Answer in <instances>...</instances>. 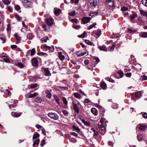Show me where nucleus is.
Returning a JSON list of instances; mask_svg holds the SVG:
<instances>
[{
    "label": "nucleus",
    "instance_id": "obj_42",
    "mask_svg": "<svg viewBox=\"0 0 147 147\" xmlns=\"http://www.w3.org/2000/svg\"><path fill=\"white\" fill-rule=\"evenodd\" d=\"M62 99L64 104L65 105H67V102L66 98L65 97H63Z\"/></svg>",
    "mask_w": 147,
    "mask_h": 147
},
{
    "label": "nucleus",
    "instance_id": "obj_13",
    "mask_svg": "<svg viewBox=\"0 0 147 147\" xmlns=\"http://www.w3.org/2000/svg\"><path fill=\"white\" fill-rule=\"evenodd\" d=\"M40 141L39 139H36L35 141H34L33 145L34 147H37L39 144Z\"/></svg>",
    "mask_w": 147,
    "mask_h": 147
},
{
    "label": "nucleus",
    "instance_id": "obj_56",
    "mask_svg": "<svg viewBox=\"0 0 147 147\" xmlns=\"http://www.w3.org/2000/svg\"><path fill=\"white\" fill-rule=\"evenodd\" d=\"M91 101L88 98H86L84 101V102L86 103H88L90 102Z\"/></svg>",
    "mask_w": 147,
    "mask_h": 147
},
{
    "label": "nucleus",
    "instance_id": "obj_40",
    "mask_svg": "<svg viewBox=\"0 0 147 147\" xmlns=\"http://www.w3.org/2000/svg\"><path fill=\"white\" fill-rule=\"evenodd\" d=\"M14 36L16 40L18 41L20 40V36H19L16 33H15L14 34Z\"/></svg>",
    "mask_w": 147,
    "mask_h": 147
},
{
    "label": "nucleus",
    "instance_id": "obj_58",
    "mask_svg": "<svg viewBox=\"0 0 147 147\" xmlns=\"http://www.w3.org/2000/svg\"><path fill=\"white\" fill-rule=\"evenodd\" d=\"M128 10V8L125 7H123L121 9V10L123 11H126Z\"/></svg>",
    "mask_w": 147,
    "mask_h": 147
},
{
    "label": "nucleus",
    "instance_id": "obj_49",
    "mask_svg": "<svg viewBox=\"0 0 147 147\" xmlns=\"http://www.w3.org/2000/svg\"><path fill=\"white\" fill-rule=\"evenodd\" d=\"M85 41L86 43L88 45H92L93 44L92 42L89 41L88 40H85Z\"/></svg>",
    "mask_w": 147,
    "mask_h": 147
},
{
    "label": "nucleus",
    "instance_id": "obj_34",
    "mask_svg": "<svg viewBox=\"0 0 147 147\" xmlns=\"http://www.w3.org/2000/svg\"><path fill=\"white\" fill-rule=\"evenodd\" d=\"M91 130L94 133V134H93L94 136H96L98 134V132L96 130H95L94 128H91Z\"/></svg>",
    "mask_w": 147,
    "mask_h": 147
},
{
    "label": "nucleus",
    "instance_id": "obj_7",
    "mask_svg": "<svg viewBox=\"0 0 147 147\" xmlns=\"http://www.w3.org/2000/svg\"><path fill=\"white\" fill-rule=\"evenodd\" d=\"M80 0H74V6L75 5L77 6H75L76 8H77V10H79L80 8V5L79 4V1Z\"/></svg>",
    "mask_w": 147,
    "mask_h": 147
},
{
    "label": "nucleus",
    "instance_id": "obj_4",
    "mask_svg": "<svg viewBox=\"0 0 147 147\" xmlns=\"http://www.w3.org/2000/svg\"><path fill=\"white\" fill-rule=\"evenodd\" d=\"M91 18L90 17H83L82 19V23L85 24L89 22L91 20Z\"/></svg>",
    "mask_w": 147,
    "mask_h": 147
},
{
    "label": "nucleus",
    "instance_id": "obj_16",
    "mask_svg": "<svg viewBox=\"0 0 147 147\" xmlns=\"http://www.w3.org/2000/svg\"><path fill=\"white\" fill-rule=\"evenodd\" d=\"M81 121L85 125L88 127L90 126L91 124L89 121H85L84 119H82Z\"/></svg>",
    "mask_w": 147,
    "mask_h": 147
},
{
    "label": "nucleus",
    "instance_id": "obj_25",
    "mask_svg": "<svg viewBox=\"0 0 147 147\" xmlns=\"http://www.w3.org/2000/svg\"><path fill=\"white\" fill-rule=\"evenodd\" d=\"M33 37V35L31 33H28L27 35V38L29 40L32 39Z\"/></svg>",
    "mask_w": 147,
    "mask_h": 147
},
{
    "label": "nucleus",
    "instance_id": "obj_60",
    "mask_svg": "<svg viewBox=\"0 0 147 147\" xmlns=\"http://www.w3.org/2000/svg\"><path fill=\"white\" fill-rule=\"evenodd\" d=\"M115 47V45H112L110 48V51H113L114 50Z\"/></svg>",
    "mask_w": 147,
    "mask_h": 147
},
{
    "label": "nucleus",
    "instance_id": "obj_2",
    "mask_svg": "<svg viewBox=\"0 0 147 147\" xmlns=\"http://www.w3.org/2000/svg\"><path fill=\"white\" fill-rule=\"evenodd\" d=\"M22 1V5L25 7L28 8L29 7L30 5V2L27 0Z\"/></svg>",
    "mask_w": 147,
    "mask_h": 147
},
{
    "label": "nucleus",
    "instance_id": "obj_11",
    "mask_svg": "<svg viewBox=\"0 0 147 147\" xmlns=\"http://www.w3.org/2000/svg\"><path fill=\"white\" fill-rule=\"evenodd\" d=\"M107 4L110 7H112L114 5V2L111 0H108L106 1Z\"/></svg>",
    "mask_w": 147,
    "mask_h": 147
},
{
    "label": "nucleus",
    "instance_id": "obj_35",
    "mask_svg": "<svg viewBox=\"0 0 147 147\" xmlns=\"http://www.w3.org/2000/svg\"><path fill=\"white\" fill-rule=\"evenodd\" d=\"M96 23H94L90 25L88 27V29L90 30L92 28L94 27L96 25Z\"/></svg>",
    "mask_w": 147,
    "mask_h": 147
},
{
    "label": "nucleus",
    "instance_id": "obj_17",
    "mask_svg": "<svg viewBox=\"0 0 147 147\" xmlns=\"http://www.w3.org/2000/svg\"><path fill=\"white\" fill-rule=\"evenodd\" d=\"M61 12V10L59 9H56L54 11V14L57 16H59Z\"/></svg>",
    "mask_w": 147,
    "mask_h": 147
},
{
    "label": "nucleus",
    "instance_id": "obj_14",
    "mask_svg": "<svg viewBox=\"0 0 147 147\" xmlns=\"http://www.w3.org/2000/svg\"><path fill=\"white\" fill-rule=\"evenodd\" d=\"M142 92L141 91H138L136 93L135 97L136 98H139L142 96Z\"/></svg>",
    "mask_w": 147,
    "mask_h": 147
},
{
    "label": "nucleus",
    "instance_id": "obj_15",
    "mask_svg": "<svg viewBox=\"0 0 147 147\" xmlns=\"http://www.w3.org/2000/svg\"><path fill=\"white\" fill-rule=\"evenodd\" d=\"M45 92L47 94L46 96V97L49 98H51V94L50 91L47 90L45 91Z\"/></svg>",
    "mask_w": 147,
    "mask_h": 147
},
{
    "label": "nucleus",
    "instance_id": "obj_53",
    "mask_svg": "<svg viewBox=\"0 0 147 147\" xmlns=\"http://www.w3.org/2000/svg\"><path fill=\"white\" fill-rule=\"evenodd\" d=\"M45 141L44 140H42L41 142L40 145L41 147H42L44 146V145L45 144Z\"/></svg>",
    "mask_w": 147,
    "mask_h": 147
},
{
    "label": "nucleus",
    "instance_id": "obj_30",
    "mask_svg": "<svg viewBox=\"0 0 147 147\" xmlns=\"http://www.w3.org/2000/svg\"><path fill=\"white\" fill-rule=\"evenodd\" d=\"M140 80L141 81L147 80V76L145 75L141 76L140 78Z\"/></svg>",
    "mask_w": 147,
    "mask_h": 147
},
{
    "label": "nucleus",
    "instance_id": "obj_8",
    "mask_svg": "<svg viewBox=\"0 0 147 147\" xmlns=\"http://www.w3.org/2000/svg\"><path fill=\"white\" fill-rule=\"evenodd\" d=\"M89 2L92 6L95 7L97 4L96 0H89Z\"/></svg>",
    "mask_w": 147,
    "mask_h": 147
},
{
    "label": "nucleus",
    "instance_id": "obj_50",
    "mask_svg": "<svg viewBox=\"0 0 147 147\" xmlns=\"http://www.w3.org/2000/svg\"><path fill=\"white\" fill-rule=\"evenodd\" d=\"M85 34L86 33L85 32H84L82 34L79 35L78 36L80 38H84L85 37Z\"/></svg>",
    "mask_w": 147,
    "mask_h": 147
},
{
    "label": "nucleus",
    "instance_id": "obj_1",
    "mask_svg": "<svg viewBox=\"0 0 147 147\" xmlns=\"http://www.w3.org/2000/svg\"><path fill=\"white\" fill-rule=\"evenodd\" d=\"M48 115L51 118L55 120H57L59 119V116L57 114L55 113H53L52 112L49 113Z\"/></svg>",
    "mask_w": 147,
    "mask_h": 147
},
{
    "label": "nucleus",
    "instance_id": "obj_27",
    "mask_svg": "<svg viewBox=\"0 0 147 147\" xmlns=\"http://www.w3.org/2000/svg\"><path fill=\"white\" fill-rule=\"evenodd\" d=\"M49 40V37L47 36H46L42 38L41 40L42 42H47V40Z\"/></svg>",
    "mask_w": 147,
    "mask_h": 147
},
{
    "label": "nucleus",
    "instance_id": "obj_9",
    "mask_svg": "<svg viewBox=\"0 0 147 147\" xmlns=\"http://www.w3.org/2000/svg\"><path fill=\"white\" fill-rule=\"evenodd\" d=\"M44 74L46 76H50L51 74L48 68H45L44 69Z\"/></svg>",
    "mask_w": 147,
    "mask_h": 147
},
{
    "label": "nucleus",
    "instance_id": "obj_47",
    "mask_svg": "<svg viewBox=\"0 0 147 147\" xmlns=\"http://www.w3.org/2000/svg\"><path fill=\"white\" fill-rule=\"evenodd\" d=\"M10 59L8 58H4L3 59V60L4 61L7 63H10Z\"/></svg>",
    "mask_w": 147,
    "mask_h": 147
},
{
    "label": "nucleus",
    "instance_id": "obj_62",
    "mask_svg": "<svg viewBox=\"0 0 147 147\" xmlns=\"http://www.w3.org/2000/svg\"><path fill=\"white\" fill-rule=\"evenodd\" d=\"M125 75L127 77H129L131 76V73L128 72L126 74H125Z\"/></svg>",
    "mask_w": 147,
    "mask_h": 147
},
{
    "label": "nucleus",
    "instance_id": "obj_12",
    "mask_svg": "<svg viewBox=\"0 0 147 147\" xmlns=\"http://www.w3.org/2000/svg\"><path fill=\"white\" fill-rule=\"evenodd\" d=\"M21 113H16V112H12L11 113L12 115L15 117H20L21 115Z\"/></svg>",
    "mask_w": 147,
    "mask_h": 147
},
{
    "label": "nucleus",
    "instance_id": "obj_36",
    "mask_svg": "<svg viewBox=\"0 0 147 147\" xmlns=\"http://www.w3.org/2000/svg\"><path fill=\"white\" fill-rule=\"evenodd\" d=\"M118 74L119 76V77L118 78H121L123 77V73L122 71H118Z\"/></svg>",
    "mask_w": 147,
    "mask_h": 147
},
{
    "label": "nucleus",
    "instance_id": "obj_26",
    "mask_svg": "<svg viewBox=\"0 0 147 147\" xmlns=\"http://www.w3.org/2000/svg\"><path fill=\"white\" fill-rule=\"evenodd\" d=\"M41 48L42 49L46 48L47 50V49H50L51 48L50 47L48 46L45 44L42 45L41 46Z\"/></svg>",
    "mask_w": 147,
    "mask_h": 147
},
{
    "label": "nucleus",
    "instance_id": "obj_52",
    "mask_svg": "<svg viewBox=\"0 0 147 147\" xmlns=\"http://www.w3.org/2000/svg\"><path fill=\"white\" fill-rule=\"evenodd\" d=\"M59 58L61 61L63 60L65 58V56L62 55H59Z\"/></svg>",
    "mask_w": 147,
    "mask_h": 147
},
{
    "label": "nucleus",
    "instance_id": "obj_20",
    "mask_svg": "<svg viewBox=\"0 0 147 147\" xmlns=\"http://www.w3.org/2000/svg\"><path fill=\"white\" fill-rule=\"evenodd\" d=\"M74 111L77 114L79 113V107L76 104H74Z\"/></svg>",
    "mask_w": 147,
    "mask_h": 147
},
{
    "label": "nucleus",
    "instance_id": "obj_45",
    "mask_svg": "<svg viewBox=\"0 0 147 147\" xmlns=\"http://www.w3.org/2000/svg\"><path fill=\"white\" fill-rule=\"evenodd\" d=\"M62 112L64 115L65 116H68V113L67 111L65 110H63L62 111Z\"/></svg>",
    "mask_w": 147,
    "mask_h": 147
},
{
    "label": "nucleus",
    "instance_id": "obj_44",
    "mask_svg": "<svg viewBox=\"0 0 147 147\" xmlns=\"http://www.w3.org/2000/svg\"><path fill=\"white\" fill-rule=\"evenodd\" d=\"M35 52V49L34 48H33L31 51L30 55L31 56L33 55L34 54Z\"/></svg>",
    "mask_w": 147,
    "mask_h": 147
},
{
    "label": "nucleus",
    "instance_id": "obj_33",
    "mask_svg": "<svg viewBox=\"0 0 147 147\" xmlns=\"http://www.w3.org/2000/svg\"><path fill=\"white\" fill-rule=\"evenodd\" d=\"M40 136V134L38 133H36L33 136L32 138L35 139L38 138Z\"/></svg>",
    "mask_w": 147,
    "mask_h": 147
},
{
    "label": "nucleus",
    "instance_id": "obj_39",
    "mask_svg": "<svg viewBox=\"0 0 147 147\" xmlns=\"http://www.w3.org/2000/svg\"><path fill=\"white\" fill-rule=\"evenodd\" d=\"M74 96L78 98H81L80 95L77 93H74Z\"/></svg>",
    "mask_w": 147,
    "mask_h": 147
},
{
    "label": "nucleus",
    "instance_id": "obj_64",
    "mask_svg": "<svg viewBox=\"0 0 147 147\" xmlns=\"http://www.w3.org/2000/svg\"><path fill=\"white\" fill-rule=\"evenodd\" d=\"M143 117L144 118L147 119V113H144L143 115Z\"/></svg>",
    "mask_w": 147,
    "mask_h": 147
},
{
    "label": "nucleus",
    "instance_id": "obj_28",
    "mask_svg": "<svg viewBox=\"0 0 147 147\" xmlns=\"http://www.w3.org/2000/svg\"><path fill=\"white\" fill-rule=\"evenodd\" d=\"M140 14L143 16H147V13L143 10H140Z\"/></svg>",
    "mask_w": 147,
    "mask_h": 147
},
{
    "label": "nucleus",
    "instance_id": "obj_22",
    "mask_svg": "<svg viewBox=\"0 0 147 147\" xmlns=\"http://www.w3.org/2000/svg\"><path fill=\"white\" fill-rule=\"evenodd\" d=\"M143 135L141 134H138L137 136V138L138 141H141L144 138H143Z\"/></svg>",
    "mask_w": 147,
    "mask_h": 147
},
{
    "label": "nucleus",
    "instance_id": "obj_10",
    "mask_svg": "<svg viewBox=\"0 0 147 147\" xmlns=\"http://www.w3.org/2000/svg\"><path fill=\"white\" fill-rule=\"evenodd\" d=\"M98 47L101 51L106 52L107 51V47L104 45H103L102 46H99Z\"/></svg>",
    "mask_w": 147,
    "mask_h": 147
},
{
    "label": "nucleus",
    "instance_id": "obj_46",
    "mask_svg": "<svg viewBox=\"0 0 147 147\" xmlns=\"http://www.w3.org/2000/svg\"><path fill=\"white\" fill-rule=\"evenodd\" d=\"M74 130H76L77 132H80V129L79 128L76 127L75 125H74ZM79 134H81V133H79Z\"/></svg>",
    "mask_w": 147,
    "mask_h": 147
},
{
    "label": "nucleus",
    "instance_id": "obj_63",
    "mask_svg": "<svg viewBox=\"0 0 147 147\" xmlns=\"http://www.w3.org/2000/svg\"><path fill=\"white\" fill-rule=\"evenodd\" d=\"M15 9L17 11H18L20 9V8L19 6L17 5L15 7Z\"/></svg>",
    "mask_w": 147,
    "mask_h": 147
},
{
    "label": "nucleus",
    "instance_id": "obj_23",
    "mask_svg": "<svg viewBox=\"0 0 147 147\" xmlns=\"http://www.w3.org/2000/svg\"><path fill=\"white\" fill-rule=\"evenodd\" d=\"M34 101L38 103H41L42 101V99L40 97H37L35 98Z\"/></svg>",
    "mask_w": 147,
    "mask_h": 147
},
{
    "label": "nucleus",
    "instance_id": "obj_54",
    "mask_svg": "<svg viewBox=\"0 0 147 147\" xmlns=\"http://www.w3.org/2000/svg\"><path fill=\"white\" fill-rule=\"evenodd\" d=\"M84 63L86 65H87L89 63V60L87 59H86L84 60Z\"/></svg>",
    "mask_w": 147,
    "mask_h": 147
},
{
    "label": "nucleus",
    "instance_id": "obj_18",
    "mask_svg": "<svg viewBox=\"0 0 147 147\" xmlns=\"http://www.w3.org/2000/svg\"><path fill=\"white\" fill-rule=\"evenodd\" d=\"M98 127L100 129H101L102 131H103L104 133L106 132V129L105 127L103 125H100L99 124L98 125Z\"/></svg>",
    "mask_w": 147,
    "mask_h": 147
},
{
    "label": "nucleus",
    "instance_id": "obj_59",
    "mask_svg": "<svg viewBox=\"0 0 147 147\" xmlns=\"http://www.w3.org/2000/svg\"><path fill=\"white\" fill-rule=\"evenodd\" d=\"M8 106L10 109H11L12 107H16V105L15 104L10 105H9Z\"/></svg>",
    "mask_w": 147,
    "mask_h": 147
},
{
    "label": "nucleus",
    "instance_id": "obj_19",
    "mask_svg": "<svg viewBox=\"0 0 147 147\" xmlns=\"http://www.w3.org/2000/svg\"><path fill=\"white\" fill-rule=\"evenodd\" d=\"M15 65L20 68H23L24 66V65L22 63L20 62H18L17 63H16Z\"/></svg>",
    "mask_w": 147,
    "mask_h": 147
},
{
    "label": "nucleus",
    "instance_id": "obj_61",
    "mask_svg": "<svg viewBox=\"0 0 147 147\" xmlns=\"http://www.w3.org/2000/svg\"><path fill=\"white\" fill-rule=\"evenodd\" d=\"M42 133L45 136H46V131L44 128H43L42 129Z\"/></svg>",
    "mask_w": 147,
    "mask_h": 147
},
{
    "label": "nucleus",
    "instance_id": "obj_21",
    "mask_svg": "<svg viewBox=\"0 0 147 147\" xmlns=\"http://www.w3.org/2000/svg\"><path fill=\"white\" fill-rule=\"evenodd\" d=\"M91 112L94 115H96L98 114L97 110L95 108H93L91 109Z\"/></svg>",
    "mask_w": 147,
    "mask_h": 147
},
{
    "label": "nucleus",
    "instance_id": "obj_32",
    "mask_svg": "<svg viewBox=\"0 0 147 147\" xmlns=\"http://www.w3.org/2000/svg\"><path fill=\"white\" fill-rule=\"evenodd\" d=\"M54 98L56 100V102L59 104L60 103V100L59 97L57 95H55L54 96Z\"/></svg>",
    "mask_w": 147,
    "mask_h": 147
},
{
    "label": "nucleus",
    "instance_id": "obj_3",
    "mask_svg": "<svg viewBox=\"0 0 147 147\" xmlns=\"http://www.w3.org/2000/svg\"><path fill=\"white\" fill-rule=\"evenodd\" d=\"M31 63L33 66L35 67L38 66V61L36 58H34L32 59Z\"/></svg>",
    "mask_w": 147,
    "mask_h": 147
},
{
    "label": "nucleus",
    "instance_id": "obj_57",
    "mask_svg": "<svg viewBox=\"0 0 147 147\" xmlns=\"http://www.w3.org/2000/svg\"><path fill=\"white\" fill-rule=\"evenodd\" d=\"M59 88L62 90H67L68 89V88L65 87L59 86Z\"/></svg>",
    "mask_w": 147,
    "mask_h": 147
},
{
    "label": "nucleus",
    "instance_id": "obj_5",
    "mask_svg": "<svg viewBox=\"0 0 147 147\" xmlns=\"http://www.w3.org/2000/svg\"><path fill=\"white\" fill-rule=\"evenodd\" d=\"M138 128L140 130H144L147 129V125L145 124H140L139 125Z\"/></svg>",
    "mask_w": 147,
    "mask_h": 147
},
{
    "label": "nucleus",
    "instance_id": "obj_43",
    "mask_svg": "<svg viewBox=\"0 0 147 147\" xmlns=\"http://www.w3.org/2000/svg\"><path fill=\"white\" fill-rule=\"evenodd\" d=\"M37 84H32L30 85V87L31 88H34L37 87Z\"/></svg>",
    "mask_w": 147,
    "mask_h": 147
},
{
    "label": "nucleus",
    "instance_id": "obj_37",
    "mask_svg": "<svg viewBox=\"0 0 147 147\" xmlns=\"http://www.w3.org/2000/svg\"><path fill=\"white\" fill-rule=\"evenodd\" d=\"M2 1L5 5H8L10 3V2L9 0H2Z\"/></svg>",
    "mask_w": 147,
    "mask_h": 147
},
{
    "label": "nucleus",
    "instance_id": "obj_38",
    "mask_svg": "<svg viewBox=\"0 0 147 147\" xmlns=\"http://www.w3.org/2000/svg\"><path fill=\"white\" fill-rule=\"evenodd\" d=\"M142 3L145 6L147 7V0H142L141 1Z\"/></svg>",
    "mask_w": 147,
    "mask_h": 147
},
{
    "label": "nucleus",
    "instance_id": "obj_31",
    "mask_svg": "<svg viewBox=\"0 0 147 147\" xmlns=\"http://www.w3.org/2000/svg\"><path fill=\"white\" fill-rule=\"evenodd\" d=\"M36 94H38V93L34 92L33 94H30L29 95L28 97L29 98H32L35 97L36 96Z\"/></svg>",
    "mask_w": 147,
    "mask_h": 147
},
{
    "label": "nucleus",
    "instance_id": "obj_29",
    "mask_svg": "<svg viewBox=\"0 0 147 147\" xmlns=\"http://www.w3.org/2000/svg\"><path fill=\"white\" fill-rule=\"evenodd\" d=\"M100 86L103 89H106L107 85L104 82H102L101 83Z\"/></svg>",
    "mask_w": 147,
    "mask_h": 147
},
{
    "label": "nucleus",
    "instance_id": "obj_48",
    "mask_svg": "<svg viewBox=\"0 0 147 147\" xmlns=\"http://www.w3.org/2000/svg\"><path fill=\"white\" fill-rule=\"evenodd\" d=\"M101 31L100 30H98L96 32V35L97 36H98V37L100 36L101 34Z\"/></svg>",
    "mask_w": 147,
    "mask_h": 147
},
{
    "label": "nucleus",
    "instance_id": "obj_55",
    "mask_svg": "<svg viewBox=\"0 0 147 147\" xmlns=\"http://www.w3.org/2000/svg\"><path fill=\"white\" fill-rule=\"evenodd\" d=\"M15 17L18 21H20V18L18 15H16L15 16Z\"/></svg>",
    "mask_w": 147,
    "mask_h": 147
},
{
    "label": "nucleus",
    "instance_id": "obj_51",
    "mask_svg": "<svg viewBox=\"0 0 147 147\" xmlns=\"http://www.w3.org/2000/svg\"><path fill=\"white\" fill-rule=\"evenodd\" d=\"M141 36L143 38H146L147 37V32H144L142 33Z\"/></svg>",
    "mask_w": 147,
    "mask_h": 147
},
{
    "label": "nucleus",
    "instance_id": "obj_6",
    "mask_svg": "<svg viewBox=\"0 0 147 147\" xmlns=\"http://www.w3.org/2000/svg\"><path fill=\"white\" fill-rule=\"evenodd\" d=\"M45 20L46 23L49 26H51L53 23V20L51 18L47 19Z\"/></svg>",
    "mask_w": 147,
    "mask_h": 147
},
{
    "label": "nucleus",
    "instance_id": "obj_24",
    "mask_svg": "<svg viewBox=\"0 0 147 147\" xmlns=\"http://www.w3.org/2000/svg\"><path fill=\"white\" fill-rule=\"evenodd\" d=\"M137 17V15L135 13L131 14L130 15V20H131V22L135 18Z\"/></svg>",
    "mask_w": 147,
    "mask_h": 147
},
{
    "label": "nucleus",
    "instance_id": "obj_41",
    "mask_svg": "<svg viewBox=\"0 0 147 147\" xmlns=\"http://www.w3.org/2000/svg\"><path fill=\"white\" fill-rule=\"evenodd\" d=\"M136 31L131 29L128 28V32L129 33L133 34Z\"/></svg>",
    "mask_w": 147,
    "mask_h": 147
}]
</instances>
